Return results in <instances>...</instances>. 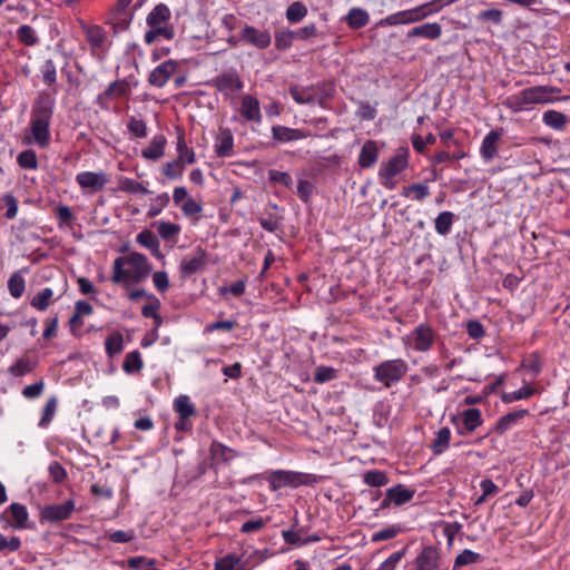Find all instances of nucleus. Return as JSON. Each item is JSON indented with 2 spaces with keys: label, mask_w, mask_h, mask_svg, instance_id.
Returning <instances> with one entry per match:
<instances>
[{
  "label": "nucleus",
  "mask_w": 570,
  "mask_h": 570,
  "mask_svg": "<svg viewBox=\"0 0 570 570\" xmlns=\"http://www.w3.org/2000/svg\"><path fill=\"white\" fill-rule=\"evenodd\" d=\"M150 272L151 266L147 257L140 253L131 252L114 261L111 281L115 284L129 287L142 282Z\"/></svg>",
  "instance_id": "f257e3e1"
},
{
  "label": "nucleus",
  "mask_w": 570,
  "mask_h": 570,
  "mask_svg": "<svg viewBox=\"0 0 570 570\" xmlns=\"http://www.w3.org/2000/svg\"><path fill=\"white\" fill-rule=\"evenodd\" d=\"M320 476L312 473L296 472L291 470H274L271 471L267 481L272 491H277L283 488H299L303 485L316 484Z\"/></svg>",
  "instance_id": "39448f33"
},
{
  "label": "nucleus",
  "mask_w": 570,
  "mask_h": 570,
  "mask_svg": "<svg viewBox=\"0 0 570 570\" xmlns=\"http://www.w3.org/2000/svg\"><path fill=\"white\" fill-rule=\"evenodd\" d=\"M534 393L535 389L530 385H523L518 391L504 394L502 396V401L504 403H511L513 401L525 400L530 399L532 395H534Z\"/></svg>",
  "instance_id": "09e8293b"
},
{
  "label": "nucleus",
  "mask_w": 570,
  "mask_h": 570,
  "mask_svg": "<svg viewBox=\"0 0 570 570\" xmlns=\"http://www.w3.org/2000/svg\"><path fill=\"white\" fill-rule=\"evenodd\" d=\"M239 38L244 42L252 45L257 49H266L272 42L269 31L261 30L253 26H245L239 32Z\"/></svg>",
  "instance_id": "1a4fd4ad"
},
{
  "label": "nucleus",
  "mask_w": 570,
  "mask_h": 570,
  "mask_svg": "<svg viewBox=\"0 0 570 570\" xmlns=\"http://www.w3.org/2000/svg\"><path fill=\"white\" fill-rule=\"evenodd\" d=\"M106 353L109 357H114L124 350V336L120 333L109 335L105 342Z\"/></svg>",
  "instance_id": "a19ab883"
},
{
  "label": "nucleus",
  "mask_w": 570,
  "mask_h": 570,
  "mask_svg": "<svg viewBox=\"0 0 570 570\" xmlns=\"http://www.w3.org/2000/svg\"><path fill=\"white\" fill-rule=\"evenodd\" d=\"M53 291L50 287L42 288L38 294H36L30 304L38 311H46L52 299Z\"/></svg>",
  "instance_id": "58836bf2"
},
{
  "label": "nucleus",
  "mask_w": 570,
  "mask_h": 570,
  "mask_svg": "<svg viewBox=\"0 0 570 570\" xmlns=\"http://www.w3.org/2000/svg\"><path fill=\"white\" fill-rule=\"evenodd\" d=\"M136 242L142 246L148 248L151 254L157 257L161 258L163 254L160 252V244L157 237L153 234L150 230H142L136 236Z\"/></svg>",
  "instance_id": "bb28decb"
},
{
  "label": "nucleus",
  "mask_w": 570,
  "mask_h": 570,
  "mask_svg": "<svg viewBox=\"0 0 570 570\" xmlns=\"http://www.w3.org/2000/svg\"><path fill=\"white\" fill-rule=\"evenodd\" d=\"M21 546V541L18 537H6L2 533H0V552L7 553V552H14L17 551Z\"/></svg>",
  "instance_id": "680f3d73"
},
{
  "label": "nucleus",
  "mask_w": 570,
  "mask_h": 570,
  "mask_svg": "<svg viewBox=\"0 0 570 570\" xmlns=\"http://www.w3.org/2000/svg\"><path fill=\"white\" fill-rule=\"evenodd\" d=\"M552 88L537 86L521 90L505 98L503 105L514 112L522 111L530 105L547 104L551 101Z\"/></svg>",
  "instance_id": "20e7f679"
},
{
  "label": "nucleus",
  "mask_w": 570,
  "mask_h": 570,
  "mask_svg": "<svg viewBox=\"0 0 570 570\" xmlns=\"http://www.w3.org/2000/svg\"><path fill=\"white\" fill-rule=\"evenodd\" d=\"M17 36L26 46H35L38 42L36 30L29 24H22L18 28Z\"/></svg>",
  "instance_id": "603ef678"
},
{
  "label": "nucleus",
  "mask_w": 570,
  "mask_h": 570,
  "mask_svg": "<svg viewBox=\"0 0 570 570\" xmlns=\"http://www.w3.org/2000/svg\"><path fill=\"white\" fill-rule=\"evenodd\" d=\"M180 209L185 216L196 217L202 213L203 206L199 202L190 197L181 204Z\"/></svg>",
  "instance_id": "e2e57ef3"
},
{
  "label": "nucleus",
  "mask_w": 570,
  "mask_h": 570,
  "mask_svg": "<svg viewBox=\"0 0 570 570\" xmlns=\"http://www.w3.org/2000/svg\"><path fill=\"white\" fill-rule=\"evenodd\" d=\"M429 194H430V191H429L428 185L412 184L404 190L403 196L410 197L412 195V197L415 200L420 202V200H423L424 198H426L429 196Z\"/></svg>",
  "instance_id": "6e6d98bb"
},
{
  "label": "nucleus",
  "mask_w": 570,
  "mask_h": 570,
  "mask_svg": "<svg viewBox=\"0 0 570 570\" xmlns=\"http://www.w3.org/2000/svg\"><path fill=\"white\" fill-rule=\"evenodd\" d=\"M502 129H493L485 135L480 147V155L484 161H491L498 155V145Z\"/></svg>",
  "instance_id": "dca6fc26"
},
{
  "label": "nucleus",
  "mask_w": 570,
  "mask_h": 570,
  "mask_svg": "<svg viewBox=\"0 0 570 570\" xmlns=\"http://www.w3.org/2000/svg\"><path fill=\"white\" fill-rule=\"evenodd\" d=\"M142 367H144V362L141 358V354L138 351L129 352L126 355L125 361L122 363V370L127 374L138 373L141 371Z\"/></svg>",
  "instance_id": "e433bc0d"
},
{
  "label": "nucleus",
  "mask_w": 570,
  "mask_h": 570,
  "mask_svg": "<svg viewBox=\"0 0 570 570\" xmlns=\"http://www.w3.org/2000/svg\"><path fill=\"white\" fill-rule=\"evenodd\" d=\"M390 479L384 471L368 470L363 474V482L372 488H381L389 483Z\"/></svg>",
  "instance_id": "72a5a7b5"
},
{
  "label": "nucleus",
  "mask_w": 570,
  "mask_h": 570,
  "mask_svg": "<svg viewBox=\"0 0 570 570\" xmlns=\"http://www.w3.org/2000/svg\"><path fill=\"white\" fill-rule=\"evenodd\" d=\"M291 96L299 105L312 104L315 101L312 91L305 88H292Z\"/></svg>",
  "instance_id": "052dcab7"
},
{
  "label": "nucleus",
  "mask_w": 570,
  "mask_h": 570,
  "mask_svg": "<svg viewBox=\"0 0 570 570\" xmlns=\"http://www.w3.org/2000/svg\"><path fill=\"white\" fill-rule=\"evenodd\" d=\"M76 181L82 189L97 193L104 189L108 179L102 171H81L77 174Z\"/></svg>",
  "instance_id": "9d476101"
},
{
  "label": "nucleus",
  "mask_w": 570,
  "mask_h": 570,
  "mask_svg": "<svg viewBox=\"0 0 570 570\" xmlns=\"http://www.w3.org/2000/svg\"><path fill=\"white\" fill-rule=\"evenodd\" d=\"M41 75H42V79H43V82L48 86H51L56 82L57 80V70H56V66L53 63V61L51 59H48L43 62V65L41 66Z\"/></svg>",
  "instance_id": "4d7b16f0"
},
{
  "label": "nucleus",
  "mask_w": 570,
  "mask_h": 570,
  "mask_svg": "<svg viewBox=\"0 0 570 570\" xmlns=\"http://www.w3.org/2000/svg\"><path fill=\"white\" fill-rule=\"evenodd\" d=\"M52 117V106L42 101L31 110L29 129L24 134V142L35 144L40 148H46L50 144V121Z\"/></svg>",
  "instance_id": "f03ea898"
},
{
  "label": "nucleus",
  "mask_w": 570,
  "mask_h": 570,
  "mask_svg": "<svg viewBox=\"0 0 570 570\" xmlns=\"http://www.w3.org/2000/svg\"><path fill=\"white\" fill-rule=\"evenodd\" d=\"M283 540L294 547H303L307 544V541L302 537L301 531H296L294 529L283 530L282 531Z\"/></svg>",
  "instance_id": "bf43d9fd"
},
{
  "label": "nucleus",
  "mask_w": 570,
  "mask_h": 570,
  "mask_svg": "<svg viewBox=\"0 0 570 570\" xmlns=\"http://www.w3.org/2000/svg\"><path fill=\"white\" fill-rule=\"evenodd\" d=\"M177 63L174 60H167L157 66L149 75V82L151 86L161 88L164 87L171 75L176 71Z\"/></svg>",
  "instance_id": "2eb2a0df"
},
{
  "label": "nucleus",
  "mask_w": 570,
  "mask_h": 570,
  "mask_svg": "<svg viewBox=\"0 0 570 570\" xmlns=\"http://www.w3.org/2000/svg\"><path fill=\"white\" fill-rule=\"evenodd\" d=\"M209 453L212 458L216 461H230L233 458H235V452L230 448H227L226 445L219 443V442H213L209 448Z\"/></svg>",
  "instance_id": "79ce46f5"
},
{
  "label": "nucleus",
  "mask_w": 570,
  "mask_h": 570,
  "mask_svg": "<svg viewBox=\"0 0 570 570\" xmlns=\"http://www.w3.org/2000/svg\"><path fill=\"white\" fill-rule=\"evenodd\" d=\"M295 38H296L295 31H292L288 29L281 30V31L276 32V35H275V47L278 50H286L292 46Z\"/></svg>",
  "instance_id": "3c124183"
},
{
  "label": "nucleus",
  "mask_w": 570,
  "mask_h": 570,
  "mask_svg": "<svg viewBox=\"0 0 570 570\" xmlns=\"http://www.w3.org/2000/svg\"><path fill=\"white\" fill-rule=\"evenodd\" d=\"M214 85L218 91L224 96L230 97L243 89L244 83L239 76L235 72H225L219 75L215 80Z\"/></svg>",
  "instance_id": "f8f14e48"
},
{
  "label": "nucleus",
  "mask_w": 570,
  "mask_h": 570,
  "mask_svg": "<svg viewBox=\"0 0 570 570\" xmlns=\"http://www.w3.org/2000/svg\"><path fill=\"white\" fill-rule=\"evenodd\" d=\"M18 165L23 169H37L38 159L33 150L27 149L21 151L17 157Z\"/></svg>",
  "instance_id": "8fccbe9b"
},
{
  "label": "nucleus",
  "mask_w": 570,
  "mask_h": 570,
  "mask_svg": "<svg viewBox=\"0 0 570 570\" xmlns=\"http://www.w3.org/2000/svg\"><path fill=\"white\" fill-rule=\"evenodd\" d=\"M150 29L145 33L144 39L147 45L154 43L158 39L170 40L174 38V29L170 26H148Z\"/></svg>",
  "instance_id": "7c9ffc66"
},
{
  "label": "nucleus",
  "mask_w": 570,
  "mask_h": 570,
  "mask_svg": "<svg viewBox=\"0 0 570 570\" xmlns=\"http://www.w3.org/2000/svg\"><path fill=\"white\" fill-rule=\"evenodd\" d=\"M409 148H400L387 161L382 163L379 170L381 184L389 190H393L399 176L409 167Z\"/></svg>",
  "instance_id": "423d86ee"
},
{
  "label": "nucleus",
  "mask_w": 570,
  "mask_h": 570,
  "mask_svg": "<svg viewBox=\"0 0 570 570\" xmlns=\"http://www.w3.org/2000/svg\"><path fill=\"white\" fill-rule=\"evenodd\" d=\"M307 14V8L302 2H293L286 10V18L292 23H297Z\"/></svg>",
  "instance_id": "de8ad7c7"
},
{
  "label": "nucleus",
  "mask_w": 570,
  "mask_h": 570,
  "mask_svg": "<svg viewBox=\"0 0 570 570\" xmlns=\"http://www.w3.org/2000/svg\"><path fill=\"white\" fill-rule=\"evenodd\" d=\"M481 560L482 556L480 553L465 549L455 557L453 570H455V568L480 562Z\"/></svg>",
  "instance_id": "49530a36"
},
{
  "label": "nucleus",
  "mask_w": 570,
  "mask_h": 570,
  "mask_svg": "<svg viewBox=\"0 0 570 570\" xmlns=\"http://www.w3.org/2000/svg\"><path fill=\"white\" fill-rule=\"evenodd\" d=\"M240 116L249 122L259 124L262 122L261 104L257 97L246 94L240 98Z\"/></svg>",
  "instance_id": "9b49d317"
},
{
  "label": "nucleus",
  "mask_w": 570,
  "mask_h": 570,
  "mask_svg": "<svg viewBox=\"0 0 570 570\" xmlns=\"http://www.w3.org/2000/svg\"><path fill=\"white\" fill-rule=\"evenodd\" d=\"M169 18V8L164 3H159L148 13L146 23L148 26H168L167 21Z\"/></svg>",
  "instance_id": "cd10ccee"
},
{
  "label": "nucleus",
  "mask_w": 570,
  "mask_h": 570,
  "mask_svg": "<svg viewBox=\"0 0 570 570\" xmlns=\"http://www.w3.org/2000/svg\"><path fill=\"white\" fill-rule=\"evenodd\" d=\"M1 199L7 208L4 214L6 218L13 219L18 214V200L12 194H6Z\"/></svg>",
  "instance_id": "338daca9"
},
{
  "label": "nucleus",
  "mask_w": 570,
  "mask_h": 570,
  "mask_svg": "<svg viewBox=\"0 0 570 570\" xmlns=\"http://www.w3.org/2000/svg\"><path fill=\"white\" fill-rule=\"evenodd\" d=\"M215 153L218 157H230L234 153V136L229 129H220L215 140Z\"/></svg>",
  "instance_id": "4be33fe9"
},
{
  "label": "nucleus",
  "mask_w": 570,
  "mask_h": 570,
  "mask_svg": "<svg viewBox=\"0 0 570 570\" xmlns=\"http://www.w3.org/2000/svg\"><path fill=\"white\" fill-rule=\"evenodd\" d=\"M166 138L163 135H156L151 138L148 147L142 149L141 156L148 160H157L164 156Z\"/></svg>",
  "instance_id": "a878e982"
},
{
  "label": "nucleus",
  "mask_w": 570,
  "mask_h": 570,
  "mask_svg": "<svg viewBox=\"0 0 570 570\" xmlns=\"http://www.w3.org/2000/svg\"><path fill=\"white\" fill-rule=\"evenodd\" d=\"M8 289L13 298H20L26 291V281L20 272H14L8 279Z\"/></svg>",
  "instance_id": "4c0bfd02"
},
{
  "label": "nucleus",
  "mask_w": 570,
  "mask_h": 570,
  "mask_svg": "<svg viewBox=\"0 0 570 570\" xmlns=\"http://www.w3.org/2000/svg\"><path fill=\"white\" fill-rule=\"evenodd\" d=\"M272 136L279 142H291L301 140L311 136V132L305 129L289 128L285 126H273Z\"/></svg>",
  "instance_id": "f3484780"
},
{
  "label": "nucleus",
  "mask_w": 570,
  "mask_h": 570,
  "mask_svg": "<svg viewBox=\"0 0 570 570\" xmlns=\"http://www.w3.org/2000/svg\"><path fill=\"white\" fill-rule=\"evenodd\" d=\"M57 406H58V402H57L56 396H51L47 401V403L42 410V415L38 423L39 428L46 429L51 423V421L53 420V417L56 415Z\"/></svg>",
  "instance_id": "37998d69"
},
{
  "label": "nucleus",
  "mask_w": 570,
  "mask_h": 570,
  "mask_svg": "<svg viewBox=\"0 0 570 570\" xmlns=\"http://www.w3.org/2000/svg\"><path fill=\"white\" fill-rule=\"evenodd\" d=\"M10 512H11V515L13 518V520L16 521V527L17 528H24L26 527V522L28 520V510L24 505L22 504H19V503H12L10 507Z\"/></svg>",
  "instance_id": "5fc2aeb1"
},
{
  "label": "nucleus",
  "mask_w": 570,
  "mask_h": 570,
  "mask_svg": "<svg viewBox=\"0 0 570 570\" xmlns=\"http://www.w3.org/2000/svg\"><path fill=\"white\" fill-rule=\"evenodd\" d=\"M406 548L393 552L385 561H383L377 570H395L399 562L404 558Z\"/></svg>",
  "instance_id": "69168bd1"
},
{
  "label": "nucleus",
  "mask_w": 570,
  "mask_h": 570,
  "mask_svg": "<svg viewBox=\"0 0 570 570\" xmlns=\"http://www.w3.org/2000/svg\"><path fill=\"white\" fill-rule=\"evenodd\" d=\"M455 0H431L412 9L399 11L385 17L380 24L382 26H397L409 24L421 21L429 16L438 13L442 8L454 3Z\"/></svg>",
  "instance_id": "7ed1b4c3"
},
{
  "label": "nucleus",
  "mask_w": 570,
  "mask_h": 570,
  "mask_svg": "<svg viewBox=\"0 0 570 570\" xmlns=\"http://www.w3.org/2000/svg\"><path fill=\"white\" fill-rule=\"evenodd\" d=\"M414 490L406 489L402 484L390 488L385 498L382 500L380 508H386L391 502L395 505H402L411 501L414 497Z\"/></svg>",
  "instance_id": "4468645a"
},
{
  "label": "nucleus",
  "mask_w": 570,
  "mask_h": 570,
  "mask_svg": "<svg viewBox=\"0 0 570 570\" xmlns=\"http://www.w3.org/2000/svg\"><path fill=\"white\" fill-rule=\"evenodd\" d=\"M181 161H179L178 159L177 160H174V161H170V163H167L164 168H163V173L170 179H178V178H181L183 174H184V168L181 166Z\"/></svg>",
  "instance_id": "0e129e2a"
},
{
  "label": "nucleus",
  "mask_w": 570,
  "mask_h": 570,
  "mask_svg": "<svg viewBox=\"0 0 570 570\" xmlns=\"http://www.w3.org/2000/svg\"><path fill=\"white\" fill-rule=\"evenodd\" d=\"M174 410L178 417L189 419L195 415V405L190 401V397L186 394H180L174 400Z\"/></svg>",
  "instance_id": "c85d7f7f"
},
{
  "label": "nucleus",
  "mask_w": 570,
  "mask_h": 570,
  "mask_svg": "<svg viewBox=\"0 0 570 570\" xmlns=\"http://www.w3.org/2000/svg\"><path fill=\"white\" fill-rule=\"evenodd\" d=\"M254 568L255 563L252 562V557H247L246 551L240 554L227 553L217 558L214 563L215 570H253Z\"/></svg>",
  "instance_id": "6e6552de"
},
{
  "label": "nucleus",
  "mask_w": 570,
  "mask_h": 570,
  "mask_svg": "<svg viewBox=\"0 0 570 570\" xmlns=\"http://www.w3.org/2000/svg\"><path fill=\"white\" fill-rule=\"evenodd\" d=\"M206 264V253L198 248L190 257H185L181 261L180 269L185 275H191L199 271Z\"/></svg>",
  "instance_id": "393cba45"
},
{
  "label": "nucleus",
  "mask_w": 570,
  "mask_h": 570,
  "mask_svg": "<svg viewBox=\"0 0 570 570\" xmlns=\"http://www.w3.org/2000/svg\"><path fill=\"white\" fill-rule=\"evenodd\" d=\"M440 553L433 546H426L416 557L415 564L417 570H436L439 568Z\"/></svg>",
  "instance_id": "6ab92c4d"
},
{
  "label": "nucleus",
  "mask_w": 570,
  "mask_h": 570,
  "mask_svg": "<svg viewBox=\"0 0 570 570\" xmlns=\"http://www.w3.org/2000/svg\"><path fill=\"white\" fill-rule=\"evenodd\" d=\"M127 128L129 132L137 138H144L147 136V126L142 119L131 117L128 120Z\"/></svg>",
  "instance_id": "13d9d810"
},
{
  "label": "nucleus",
  "mask_w": 570,
  "mask_h": 570,
  "mask_svg": "<svg viewBox=\"0 0 570 570\" xmlns=\"http://www.w3.org/2000/svg\"><path fill=\"white\" fill-rule=\"evenodd\" d=\"M177 159L183 164L191 165L196 161L195 151L186 145L183 136H179L177 139Z\"/></svg>",
  "instance_id": "c03bdc74"
},
{
  "label": "nucleus",
  "mask_w": 570,
  "mask_h": 570,
  "mask_svg": "<svg viewBox=\"0 0 570 570\" xmlns=\"http://www.w3.org/2000/svg\"><path fill=\"white\" fill-rule=\"evenodd\" d=\"M154 226L156 227L158 235L165 240L176 238L181 230L178 224L166 220H157L154 223Z\"/></svg>",
  "instance_id": "473e14b6"
},
{
  "label": "nucleus",
  "mask_w": 570,
  "mask_h": 570,
  "mask_svg": "<svg viewBox=\"0 0 570 570\" xmlns=\"http://www.w3.org/2000/svg\"><path fill=\"white\" fill-rule=\"evenodd\" d=\"M134 0H117L111 9L112 19L121 26H128L132 19L130 6Z\"/></svg>",
  "instance_id": "b1692460"
},
{
  "label": "nucleus",
  "mask_w": 570,
  "mask_h": 570,
  "mask_svg": "<svg viewBox=\"0 0 570 570\" xmlns=\"http://www.w3.org/2000/svg\"><path fill=\"white\" fill-rule=\"evenodd\" d=\"M268 178L273 183H276V184H281L285 187H292L293 185V179L292 177L289 176V174L285 173V171H279V170H276V169H271L268 171Z\"/></svg>",
  "instance_id": "774afa93"
},
{
  "label": "nucleus",
  "mask_w": 570,
  "mask_h": 570,
  "mask_svg": "<svg viewBox=\"0 0 570 570\" xmlns=\"http://www.w3.org/2000/svg\"><path fill=\"white\" fill-rule=\"evenodd\" d=\"M460 420L462 428H459L458 432L461 435L473 433L483 423L481 411L475 407L462 411L460 413Z\"/></svg>",
  "instance_id": "ddd939ff"
},
{
  "label": "nucleus",
  "mask_w": 570,
  "mask_h": 570,
  "mask_svg": "<svg viewBox=\"0 0 570 570\" xmlns=\"http://www.w3.org/2000/svg\"><path fill=\"white\" fill-rule=\"evenodd\" d=\"M118 185L119 189L127 194L146 195L149 193V190L140 181L132 178L121 177Z\"/></svg>",
  "instance_id": "c9c22d12"
},
{
  "label": "nucleus",
  "mask_w": 570,
  "mask_h": 570,
  "mask_svg": "<svg viewBox=\"0 0 570 570\" xmlns=\"http://www.w3.org/2000/svg\"><path fill=\"white\" fill-rule=\"evenodd\" d=\"M33 370V363L26 357L19 358L9 367V373L13 376H23Z\"/></svg>",
  "instance_id": "864d4df0"
},
{
  "label": "nucleus",
  "mask_w": 570,
  "mask_h": 570,
  "mask_svg": "<svg viewBox=\"0 0 570 570\" xmlns=\"http://www.w3.org/2000/svg\"><path fill=\"white\" fill-rule=\"evenodd\" d=\"M528 414H529V411L525 409L510 412L499 419V421L497 422L495 429L499 433H504L508 430H510L518 421H520Z\"/></svg>",
  "instance_id": "2f4dec72"
},
{
  "label": "nucleus",
  "mask_w": 570,
  "mask_h": 570,
  "mask_svg": "<svg viewBox=\"0 0 570 570\" xmlns=\"http://www.w3.org/2000/svg\"><path fill=\"white\" fill-rule=\"evenodd\" d=\"M451 440V430L448 426L441 428L436 434L435 439L431 444V450L434 455L443 454L450 446Z\"/></svg>",
  "instance_id": "c756f323"
},
{
  "label": "nucleus",
  "mask_w": 570,
  "mask_h": 570,
  "mask_svg": "<svg viewBox=\"0 0 570 570\" xmlns=\"http://www.w3.org/2000/svg\"><path fill=\"white\" fill-rule=\"evenodd\" d=\"M380 147L376 141L367 140L358 155V165L364 168L372 167L379 158Z\"/></svg>",
  "instance_id": "5701e85b"
},
{
  "label": "nucleus",
  "mask_w": 570,
  "mask_h": 570,
  "mask_svg": "<svg viewBox=\"0 0 570 570\" xmlns=\"http://www.w3.org/2000/svg\"><path fill=\"white\" fill-rule=\"evenodd\" d=\"M543 122L553 128V129H562L567 122V118L562 112L556 110H548L543 114L542 117Z\"/></svg>",
  "instance_id": "a18cd8bd"
},
{
  "label": "nucleus",
  "mask_w": 570,
  "mask_h": 570,
  "mask_svg": "<svg viewBox=\"0 0 570 570\" xmlns=\"http://www.w3.org/2000/svg\"><path fill=\"white\" fill-rule=\"evenodd\" d=\"M414 348L419 352H426L434 342V333L431 326L426 324L417 325L413 333Z\"/></svg>",
  "instance_id": "a211bd4d"
},
{
  "label": "nucleus",
  "mask_w": 570,
  "mask_h": 570,
  "mask_svg": "<svg viewBox=\"0 0 570 570\" xmlns=\"http://www.w3.org/2000/svg\"><path fill=\"white\" fill-rule=\"evenodd\" d=\"M374 379L385 387L400 382L409 371L407 363L402 358L381 362L374 368Z\"/></svg>",
  "instance_id": "0eeeda50"
},
{
  "label": "nucleus",
  "mask_w": 570,
  "mask_h": 570,
  "mask_svg": "<svg viewBox=\"0 0 570 570\" xmlns=\"http://www.w3.org/2000/svg\"><path fill=\"white\" fill-rule=\"evenodd\" d=\"M454 220V214L452 212H442L435 218V232L439 235L445 236L450 233Z\"/></svg>",
  "instance_id": "ea45409f"
},
{
  "label": "nucleus",
  "mask_w": 570,
  "mask_h": 570,
  "mask_svg": "<svg viewBox=\"0 0 570 570\" xmlns=\"http://www.w3.org/2000/svg\"><path fill=\"white\" fill-rule=\"evenodd\" d=\"M75 510V502L68 500L61 504L49 505L43 510V517L50 522L67 520Z\"/></svg>",
  "instance_id": "aec40b11"
},
{
  "label": "nucleus",
  "mask_w": 570,
  "mask_h": 570,
  "mask_svg": "<svg viewBox=\"0 0 570 570\" xmlns=\"http://www.w3.org/2000/svg\"><path fill=\"white\" fill-rule=\"evenodd\" d=\"M86 37L91 47L100 49L107 40L106 31L99 26H90L86 29Z\"/></svg>",
  "instance_id": "f704fd0d"
},
{
  "label": "nucleus",
  "mask_w": 570,
  "mask_h": 570,
  "mask_svg": "<svg viewBox=\"0 0 570 570\" xmlns=\"http://www.w3.org/2000/svg\"><path fill=\"white\" fill-rule=\"evenodd\" d=\"M442 35V27L438 22H426L409 30L407 38H424L436 40Z\"/></svg>",
  "instance_id": "412c9836"
}]
</instances>
